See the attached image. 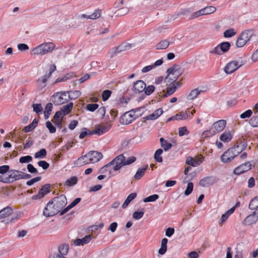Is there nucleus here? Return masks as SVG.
I'll return each instance as SVG.
<instances>
[{"mask_svg": "<svg viewBox=\"0 0 258 258\" xmlns=\"http://www.w3.org/2000/svg\"><path fill=\"white\" fill-rule=\"evenodd\" d=\"M136 160L135 157H130L126 159L123 154H120L111 162L104 166L100 169V172H103V171H108L111 173L112 171H118L122 167L125 165H130L134 162Z\"/></svg>", "mask_w": 258, "mask_h": 258, "instance_id": "f257e3e1", "label": "nucleus"}, {"mask_svg": "<svg viewBox=\"0 0 258 258\" xmlns=\"http://www.w3.org/2000/svg\"><path fill=\"white\" fill-rule=\"evenodd\" d=\"M167 76L164 79V82L167 85H170L175 82L179 76L183 73V70L178 65H174L167 69Z\"/></svg>", "mask_w": 258, "mask_h": 258, "instance_id": "f03ea898", "label": "nucleus"}, {"mask_svg": "<svg viewBox=\"0 0 258 258\" xmlns=\"http://www.w3.org/2000/svg\"><path fill=\"white\" fill-rule=\"evenodd\" d=\"M144 109L143 107H139L123 113L120 117L119 122L121 124L127 125L131 123L137 118L142 115V113L136 114L138 111Z\"/></svg>", "mask_w": 258, "mask_h": 258, "instance_id": "7ed1b4c3", "label": "nucleus"}, {"mask_svg": "<svg viewBox=\"0 0 258 258\" xmlns=\"http://www.w3.org/2000/svg\"><path fill=\"white\" fill-rule=\"evenodd\" d=\"M55 44L51 42L43 43L31 50V53L34 55H43L51 52L54 48Z\"/></svg>", "mask_w": 258, "mask_h": 258, "instance_id": "20e7f679", "label": "nucleus"}, {"mask_svg": "<svg viewBox=\"0 0 258 258\" xmlns=\"http://www.w3.org/2000/svg\"><path fill=\"white\" fill-rule=\"evenodd\" d=\"M70 99L69 91L57 92L51 97V100L55 105H59L68 102Z\"/></svg>", "mask_w": 258, "mask_h": 258, "instance_id": "39448f33", "label": "nucleus"}, {"mask_svg": "<svg viewBox=\"0 0 258 258\" xmlns=\"http://www.w3.org/2000/svg\"><path fill=\"white\" fill-rule=\"evenodd\" d=\"M253 32L252 30H246L242 32L238 37L236 45L238 47H243L252 37Z\"/></svg>", "mask_w": 258, "mask_h": 258, "instance_id": "423d86ee", "label": "nucleus"}, {"mask_svg": "<svg viewBox=\"0 0 258 258\" xmlns=\"http://www.w3.org/2000/svg\"><path fill=\"white\" fill-rule=\"evenodd\" d=\"M20 179V171L17 170H11V173L8 176L3 177L0 176V182L4 183H12Z\"/></svg>", "mask_w": 258, "mask_h": 258, "instance_id": "0eeeda50", "label": "nucleus"}, {"mask_svg": "<svg viewBox=\"0 0 258 258\" xmlns=\"http://www.w3.org/2000/svg\"><path fill=\"white\" fill-rule=\"evenodd\" d=\"M51 201L58 212H60L67 204L66 197L63 195L55 197Z\"/></svg>", "mask_w": 258, "mask_h": 258, "instance_id": "6e6552de", "label": "nucleus"}, {"mask_svg": "<svg viewBox=\"0 0 258 258\" xmlns=\"http://www.w3.org/2000/svg\"><path fill=\"white\" fill-rule=\"evenodd\" d=\"M234 148H229L221 156V161L224 163L231 162L235 157L238 156L237 152H234Z\"/></svg>", "mask_w": 258, "mask_h": 258, "instance_id": "1a4fd4ad", "label": "nucleus"}, {"mask_svg": "<svg viewBox=\"0 0 258 258\" xmlns=\"http://www.w3.org/2000/svg\"><path fill=\"white\" fill-rule=\"evenodd\" d=\"M242 61L233 60L227 64L224 68L225 72L227 74H231L235 72L238 68L242 66Z\"/></svg>", "mask_w": 258, "mask_h": 258, "instance_id": "9d476101", "label": "nucleus"}, {"mask_svg": "<svg viewBox=\"0 0 258 258\" xmlns=\"http://www.w3.org/2000/svg\"><path fill=\"white\" fill-rule=\"evenodd\" d=\"M58 213V211H57L55 207H54V204L52 201H50L48 202L43 210V215L46 217L53 216Z\"/></svg>", "mask_w": 258, "mask_h": 258, "instance_id": "9b49d317", "label": "nucleus"}, {"mask_svg": "<svg viewBox=\"0 0 258 258\" xmlns=\"http://www.w3.org/2000/svg\"><path fill=\"white\" fill-rule=\"evenodd\" d=\"M226 125V121L224 119L218 120L214 122L211 127V132L213 134H216L219 132H222L225 127Z\"/></svg>", "mask_w": 258, "mask_h": 258, "instance_id": "f8f14e48", "label": "nucleus"}, {"mask_svg": "<svg viewBox=\"0 0 258 258\" xmlns=\"http://www.w3.org/2000/svg\"><path fill=\"white\" fill-rule=\"evenodd\" d=\"M252 163L250 161L241 164L233 170V173L235 175H240L244 172L250 170L252 168Z\"/></svg>", "mask_w": 258, "mask_h": 258, "instance_id": "ddd939ff", "label": "nucleus"}, {"mask_svg": "<svg viewBox=\"0 0 258 258\" xmlns=\"http://www.w3.org/2000/svg\"><path fill=\"white\" fill-rule=\"evenodd\" d=\"M217 182V179L215 176H207L201 179L199 181V185L202 187H209L213 185Z\"/></svg>", "mask_w": 258, "mask_h": 258, "instance_id": "4468645a", "label": "nucleus"}, {"mask_svg": "<svg viewBox=\"0 0 258 258\" xmlns=\"http://www.w3.org/2000/svg\"><path fill=\"white\" fill-rule=\"evenodd\" d=\"M87 157L89 159L90 163H95L100 160L103 156L99 152L91 151L87 154Z\"/></svg>", "mask_w": 258, "mask_h": 258, "instance_id": "2eb2a0df", "label": "nucleus"}, {"mask_svg": "<svg viewBox=\"0 0 258 258\" xmlns=\"http://www.w3.org/2000/svg\"><path fill=\"white\" fill-rule=\"evenodd\" d=\"M131 48V44L126 43H122L121 44L115 47V48L112 49V50L111 51V57H113L114 56L117 55L120 52L127 50Z\"/></svg>", "mask_w": 258, "mask_h": 258, "instance_id": "dca6fc26", "label": "nucleus"}, {"mask_svg": "<svg viewBox=\"0 0 258 258\" xmlns=\"http://www.w3.org/2000/svg\"><path fill=\"white\" fill-rule=\"evenodd\" d=\"M146 87V84L143 81L138 80L134 84L133 91L135 93H140L145 90Z\"/></svg>", "mask_w": 258, "mask_h": 258, "instance_id": "f3484780", "label": "nucleus"}, {"mask_svg": "<svg viewBox=\"0 0 258 258\" xmlns=\"http://www.w3.org/2000/svg\"><path fill=\"white\" fill-rule=\"evenodd\" d=\"M92 236L87 235L82 238H78L75 240L74 243L76 246L83 245L88 243L91 240Z\"/></svg>", "mask_w": 258, "mask_h": 258, "instance_id": "a211bd4d", "label": "nucleus"}, {"mask_svg": "<svg viewBox=\"0 0 258 258\" xmlns=\"http://www.w3.org/2000/svg\"><path fill=\"white\" fill-rule=\"evenodd\" d=\"M89 159L87 157V154L79 158L75 162L74 164L76 166L80 167L87 164H90Z\"/></svg>", "mask_w": 258, "mask_h": 258, "instance_id": "6ab92c4d", "label": "nucleus"}, {"mask_svg": "<svg viewBox=\"0 0 258 258\" xmlns=\"http://www.w3.org/2000/svg\"><path fill=\"white\" fill-rule=\"evenodd\" d=\"M13 213L11 207L7 206L0 211V219L9 217Z\"/></svg>", "mask_w": 258, "mask_h": 258, "instance_id": "aec40b11", "label": "nucleus"}, {"mask_svg": "<svg viewBox=\"0 0 258 258\" xmlns=\"http://www.w3.org/2000/svg\"><path fill=\"white\" fill-rule=\"evenodd\" d=\"M234 211L235 207H232L229 210L227 211L224 214L222 215L220 219L219 220V224H221L225 223L230 215L234 213Z\"/></svg>", "mask_w": 258, "mask_h": 258, "instance_id": "412c9836", "label": "nucleus"}, {"mask_svg": "<svg viewBox=\"0 0 258 258\" xmlns=\"http://www.w3.org/2000/svg\"><path fill=\"white\" fill-rule=\"evenodd\" d=\"M148 168V165H144L143 167L139 168L134 175V178L136 180H140L144 175Z\"/></svg>", "mask_w": 258, "mask_h": 258, "instance_id": "4be33fe9", "label": "nucleus"}, {"mask_svg": "<svg viewBox=\"0 0 258 258\" xmlns=\"http://www.w3.org/2000/svg\"><path fill=\"white\" fill-rule=\"evenodd\" d=\"M110 128V126L109 125H106L104 127L99 125L95 128L94 133L101 135L108 132Z\"/></svg>", "mask_w": 258, "mask_h": 258, "instance_id": "5701e85b", "label": "nucleus"}, {"mask_svg": "<svg viewBox=\"0 0 258 258\" xmlns=\"http://www.w3.org/2000/svg\"><path fill=\"white\" fill-rule=\"evenodd\" d=\"M233 135L230 131H225L220 137V140L223 142H228L232 138Z\"/></svg>", "mask_w": 258, "mask_h": 258, "instance_id": "b1692460", "label": "nucleus"}, {"mask_svg": "<svg viewBox=\"0 0 258 258\" xmlns=\"http://www.w3.org/2000/svg\"><path fill=\"white\" fill-rule=\"evenodd\" d=\"M202 159H203V158L201 156ZM203 160L201 161H197L194 158L190 156H188L186 159V163L188 165H189L192 167H197L199 166L202 162Z\"/></svg>", "mask_w": 258, "mask_h": 258, "instance_id": "393cba45", "label": "nucleus"}, {"mask_svg": "<svg viewBox=\"0 0 258 258\" xmlns=\"http://www.w3.org/2000/svg\"><path fill=\"white\" fill-rule=\"evenodd\" d=\"M73 107V103L70 102L69 104L63 106L61 109L60 111L62 113V115H66L68 114L72 110Z\"/></svg>", "mask_w": 258, "mask_h": 258, "instance_id": "a878e982", "label": "nucleus"}, {"mask_svg": "<svg viewBox=\"0 0 258 258\" xmlns=\"http://www.w3.org/2000/svg\"><path fill=\"white\" fill-rule=\"evenodd\" d=\"M248 207L250 210H255L254 211H257L258 197H255L250 201Z\"/></svg>", "mask_w": 258, "mask_h": 258, "instance_id": "bb28decb", "label": "nucleus"}, {"mask_svg": "<svg viewBox=\"0 0 258 258\" xmlns=\"http://www.w3.org/2000/svg\"><path fill=\"white\" fill-rule=\"evenodd\" d=\"M201 90L198 89H195L190 91L187 96V99L189 100L195 99L201 93Z\"/></svg>", "mask_w": 258, "mask_h": 258, "instance_id": "cd10ccee", "label": "nucleus"}, {"mask_svg": "<svg viewBox=\"0 0 258 258\" xmlns=\"http://www.w3.org/2000/svg\"><path fill=\"white\" fill-rule=\"evenodd\" d=\"M69 245L68 244H62L58 247V253L63 255H67L68 253Z\"/></svg>", "mask_w": 258, "mask_h": 258, "instance_id": "c85d7f7f", "label": "nucleus"}, {"mask_svg": "<svg viewBox=\"0 0 258 258\" xmlns=\"http://www.w3.org/2000/svg\"><path fill=\"white\" fill-rule=\"evenodd\" d=\"M136 197H137V194L135 192L132 193V194H130L127 196L126 200H125L124 203L123 204V205L122 206V208L123 209L126 208L128 206L129 204L131 203V202L132 200H133L134 199H135Z\"/></svg>", "mask_w": 258, "mask_h": 258, "instance_id": "c756f323", "label": "nucleus"}, {"mask_svg": "<svg viewBox=\"0 0 258 258\" xmlns=\"http://www.w3.org/2000/svg\"><path fill=\"white\" fill-rule=\"evenodd\" d=\"M170 43L169 42L166 40H163L160 41L156 45V49H165L167 48Z\"/></svg>", "mask_w": 258, "mask_h": 258, "instance_id": "7c9ffc66", "label": "nucleus"}, {"mask_svg": "<svg viewBox=\"0 0 258 258\" xmlns=\"http://www.w3.org/2000/svg\"><path fill=\"white\" fill-rule=\"evenodd\" d=\"M38 120L35 118L33 121L28 125L24 127V131L25 133H29L34 130L37 126Z\"/></svg>", "mask_w": 258, "mask_h": 258, "instance_id": "2f4dec72", "label": "nucleus"}, {"mask_svg": "<svg viewBox=\"0 0 258 258\" xmlns=\"http://www.w3.org/2000/svg\"><path fill=\"white\" fill-rule=\"evenodd\" d=\"M160 142L161 144V146L164 149V150L165 151H168L171 148L172 144L168 142L164 138H161L160 139Z\"/></svg>", "mask_w": 258, "mask_h": 258, "instance_id": "473e14b6", "label": "nucleus"}, {"mask_svg": "<svg viewBox=\"0 0 258 258\" xmlns=\"http://www.w3.org/2000/svg\"><path fill=\"white\" fill-rule=\"evenodd\" d=\"M163 150L162 149H158L156 150L154 154V159L156 162L161 163L163 161V159L161 156Z\"/></svg>", "mask_w": 258, "mask_h": 258, "instance_id": "72a5a7b5", "label": "nucleus"}, {"mask_svg": "<svg viewBox=\"0 0 258 258\" xmlns=\"http://www.w3.org/2000/svg\"><path fill=\"white\" fill-rule=\"evenodd\" d=\"M47 154L46 151L45 149H41L39 151L36 152L34 154V157L37 159H43Z\"/></svg>", "mask_w": 258, "mask_h": 258, "instance_id": "f704fd0d", "label": "nucleus"}, {"mask_svg": "<svg viewBox=\"0 0 258 258\" xmlns=\"http://www.w3.org/2000/svg\"><path fill=\"white\" fill-rule=\"evenodd\" d=\"M78 178L76 176H73L68 179L66 181V185L68 186H72L77 184Z\"/></svg>", "mask_w": 258, "mask_h": 258, "instance_id": "c9c22d12", "label": "nucleus"}, {"mask_svg": "<svg viewBox=\"0 0 258 258\" xmlns=\"http://www.w3.org/2000/svg\"><path fill=\"white\" fill-rule=\"evenodd\" d=\"M222 54L227 52L230 47V44L228 42H223L219 44Z\"/></svg>", "mask_w": 258, "mask_h": 258, "instance_id": "e433bc0d", "label": "nucleus"}, {"mask_svg": "<svg viewBox=\"0 0 258 258\" xmlns=\"http://www.w3.org/2000/svg\"><path fill=\"white\" fill-rule=\"evenodd\" d=\"M204 15H209L214 13L216 8L214 6H208L202 9Z\"/></svg>", "mask_w": 258, "mask_h": 258, "instance_id": "4c0bfd02", "label": "nucleus"}, {"mask_svg": "<svg viewBox=\"0 0 258 258\" xmlns=\"http://www.w3.org/2000/svg\"><path fill=\"white\" fill-rule=\"evenodd\" d=\"M101 11L99 9H96L94 12L91 15L88 16V19L95 20L101 16Z\"/></svg>", "mask_w": 258, "mask_h": 258, "instance_id": "58836bf2", "label": "nucleus"}, {"mask_svg": "<svg viewBox=\"0 0 258 258\" xmlns=\"http://www.w3.org/2000/svg\"><path fill=\"white\" fill-rule=\"evenodd\" d=\"M47 81V80L43 76L39 78L37 81L38 87L40 89L44 88L46 85Z\"/></svg>", "mask_w": 258, "mask_h": 258, "instance_id": "ea45409f", "label": "nucleus"}, {"mask_svg": "<svg viewBox=\"0 0 258 258\" xmlns=\"http://www.w3.org/2000/svg\"><path fill=\"white\" fill-rule=\"evenodd\" d=\"M170 85V86L167 87L166 93L163 95V97L164 98H166L168 96L171 95L176 91V90L175 89V87H174L172 85Z\"/></svg>", "mask_w": 258, "mask_h": 258, "instance_id": "a19ab883", "label": "nucleus"}, {"mask_svg": "<svg viewBox=\"0 0 258 258\" xmlns=\"http://www.w3.org/2000/svg\"><path fill=\"white\" fill-rule=\"evenodd\" d=\"M236 33V32L233 28L229 29L226 30L224 32V36L226 38H230L234 36Z\"/></svg>", "mask_w": 258, "mask_h": 258, "instance_id": "79ce46f5", "label": "nucleus"}, {"mask_svg": "<svg viewBox=\"0 0 258 258\" xmlns=\"http://www.w3.org/2000/svg\"><path fill=\"white\" fill-rule=\"evenodd\" d=\"M159 198V196L157 194H154L150 196L143 200V202L145 203L152 202L157 200Z\"/></svg>", "mask_w": 258, "mask_h": 258, "instance_id": "37998d69", "label": "nucleus"}, {"mask_svg": "<svg viewBox=\"0 0 258 258\" xmlns=\"http://www.w3.org/2000/svg\"><path fill=\"white\" fill-rule=\"evenodd\" d=\"M194 188V184L192 182H189L187 183V185L184 194L185 196H187L189 195L192 191Z\"/></svg>", "mask_w": 258, "mask_h": 258, "instance_id": "c03bdc74", "label": "nucleus"}, {"mask_svg": "<svg viewBox=\"0 0 258 258\" xmlns=\"http://www.w3.org/2000/svg\"><path fill=\"white\" fill-rule=\"evenodd\" d=\"M32 161V157L30 155L22 156L20 158L19 162L21 163H29Z\"/></svg>", "mask_w": 258, "mask_h": 258, "instance_id": "a18cd8bd", "label": "nucleus"}, {"mask_svg": "<svg viewBox=\"0 0 258 258\" xmlns=\"http://www.w3.org/2000/svg\"><path fill=\"white\" fill-rule=\"evenodd\" d=\"M175 120H179L186 119L187 118V114L185 112L182 111L179 114L174 115Z\"/></svg>", "mask_w": 258, "mask_h": 258, "instance_id": "49530a36", "label": "nucleus"}, {"mask_svg": "<svg viewBox=\"0 0 258 258\" xmlns=\"http://www.w3.org/2000/svg\"><path fill=\"white\" fill-rule=\"evenodd\" d=\"M210 53L216 55H221L222 54V52L220 49V46L219 44H218L217 46L215 47L214 48H212L210 51Z\"/></svg>", "mask_w": 258, "mask_h": 258, "instance_id": "de8ad7c7", "label": "nucleus"}, {"mask_svg": "<svg viewBox=\"0 0 258 258\" xmlns=\"http://www.w3.org/2000/svg\"><path fill=\"white\" fill-rule=\"evenodd\" d=\"M249 124L252 127H258V119L257 116L252 117L249 120Z\"/></svg>", "mask_w": 258, "mask_h": 258, "instance_id": "09e8293b", "label": "nucleus"}, {"mask_svg": "<svg viewBox=\"0 0 258 258\" xmlns=\"http://www.w3.org/2000/svg\"><path fill=\"white\" fill-rule=\"evenodd\" d=\"M111 94V91L109 90H105L102 92V97L103 101H105L108 99Z\"/></svg>", "mask_w": 258, "mask_h": 258, "instance_id": "8fccbe9b", "label": "nucleus"}, {"mask_svg": "<svg viewBox=\"0 0 258 258\" xmlns=\"http://www.w3.org/2000/svg\"><path fill=\"white\" fill-rule=\"evenodd\" d=\"M252 114V111L250 109H248L244 111L243 113H241L240 115L241 118L244 119L246 118H249L251 116Z\"/></svg>", "mask_w": 258, "mask_h": 258, "instance_id": "3c124183", "label": "nucleus"}, {"mask_svg": "<svg viewBox=\"0 0 258 258\" xmlns=\"http://www.w3.org/2000/svg\"><path fill=\"white\" fill-rule=\"evenodd\" d=\"M144 214L143 211H136L133 213V217L136 220H139L143 217Z\"/></svg>", "mask_w": 258, "mask_h": 258, "instance_id": "603ef678", "label": "nucleus"}, {"mask_svg": "<svg viewBox=\"0 0 258 258\" xmlns=\"http://www.w3.org/2000/svg\"><path fill=\"white\" fill-rule=\"evenodd\" d=\"M46 126L48 129L51 134L54 133L56 131V128L49 121H48L46 122Z\"/></svg>", "mask_w": 258, "mask_h": 258, "instance_id": "864d4df0", "label": "nucleus"}, {"mask_svg": "<svg viewBox=\"0 0 258 258\" xmlns=\"http://www.w3.org/2000/svg\"><path fill=\"white\" fill-rule=\"evenodd\" d=\"M33 111L37 113L41 112L43 110L41 105L40 103L33 104Z\"/></svg>", "mask_w": 258, "mask_h": 258, "instance_id": "5fc2aeb1", "label": "nucleus"}, {"mask_svg": "<svg viewBox=\"0 0 258 258\" xmlns=\"http://www.w3.org/2000/svg\"><path fill=\"white\" fill-rule=\"evenodd\" d=\"M99 107L97 104H88L86 106V108L88 110L93 112L96 110Z\"/></svg>", "mask_w": 258, "mask_h": 258, "instance_id": "6e6d98bb", "label": "nucleus"}, {"mask_svg": "<svg viewBox=\"0 0 258 258\" xmlns=\"http://www.w3.org/2000/svg\"><path fill=\"white\" fill-rule=\"evenodd\" d=\"M188 133L189 132L185 126L179 128L178 134L180 137L188 135Z\"/></svg>", "mask_w": 258, "mask_h": 258, "instance_id": "4d7b16f0", "label": "nucleus"}, {"mask_svg": "<svg viewBox=\"0 0 258 258\" xmlns=\"http://www.w3.org/2000/svg\"><path fill=\"white\" fill-rule=\"evenodd\" d=\"M155 90V87L153 85H149L145 87V93L147 95H151Z\"/></svg>", "mask_w": 258, "mask_h": 258, "instance_id": "13d9d810", "label": "nucleus"}, {"mask_svg": "<svg viewBox=\"0 0 258 258\" xmlns=\"http://www.w3.org/2000/svg\"><path fill=\"white\" fill-rule=\"evenodd\" d=\"M84 130L85 131H83V132H82L80 134V136H79V138L81 139H83L84 138H85L87 135H91L94 134V132L92 133L91 131H89L88 130H87L86 128H84Z\"/></svg>", "mask_w": 258, "mask_h": 258, "instance_id": "bf43d9fd", "label": "nucleus"}, {"mask_svg": "<svg viewBox=\"0 0 258 258\" xmlns=\"http://www.w3.org/2000/svg\"><path fill=\"white\" fill-rule=\"evenodd\" d=\"M50 185L49 184H44L40 189L41 192H44V194L45 195L47 193L50 192Z\"/></svg>", "mask_w": 258, "mask_h": 258, "instance_id": "052dcab7", "label": "nucleus"}, {"mask_svg": "<svg viewBox=\"0 0 258 258\" xmlns=\"http://www.w3.org/2000/svg\"><path fill=\"white\" fill-rule=\"evenodd\" d=\"M71 93V95H70V99H76L78 97H79L81 93V92L78 90H75L74 91H69V93Z\"/></svg>", "mask_w": 258, "mask_h": 258, "instance_id": "680f3d73", "label": "nucleus"}, {"mask_svg": "<svg viewBox=\"0 0 258 258\" xmlns=\"http://www.w3.org/2000/svg\"><path fill=\"white\" fill-rule=\"evenodd\" d=\"M215 135V134H213V133L211 132V127H210L209 130L206 131L202 133L201 138H206L207 137H212Z\"/></svg>", "mask_w": 258, "mask_h": 258, "instance_id": "e2e57ef3", "label": "nucleus"}, {"mask_svg": "<svg viewBox=\"0 0 258 258\" xmlns=\"http://www.w3.org/2000/svg\"><path fill=\"white\" fill-rule=\"evenodd\" d=\"M38 164L44 170L47 169L49 167V164L44 160H41L38 162Z\"/></svg>", "mask_w": 258, "mask_h": 258, "instance_id": "0e129e2a", "label": "nucleus"}, {"mask_svg": "<svg viewBox=\"0 0 258 258\" xmlns=\"http://www.w3.org/2000/svg\"><path fill=\"white\" fill-rule=\"evenodd\" d=\"M128 12V9L127 8H122L118 10L116 13H117V15L123 16L127 14Z\"/></svg>", "mask_w": 258, "mask_h": 258, "instance_id": "69168bd1", "label": "nucleus"}, {"mask_svg": "<svg viewBox=\"0 0 258 258\" xmlns=\"http://www.w3.org/2000/svg\"><path fill=\"white\" fill-rule=\"evenodd\" d=\"M239 145H240V149L239 150H237V154L238 155L244 151L247 147V144L246 142H240Z\"/></svg>", "mask_w": 258, "mask_h": 258, "instance_id": "338daca9", "label": "nucleus"}, {"mask_svg": "<svg viewBox=\"0 0 258 258\" xmlns=\"http://www.w3.org/2000/svg\"><path fill=\"white\" fill-rule=\"evenodd\" d=\"M27 169L29 172L31 173H37V170L34 167V166L31 164H28L27 165Z\"/></svg>", "mask_w": 258, "mask_h": 258, "instance_id": "774afa93", "label": "nucleus"}]
</instances>
